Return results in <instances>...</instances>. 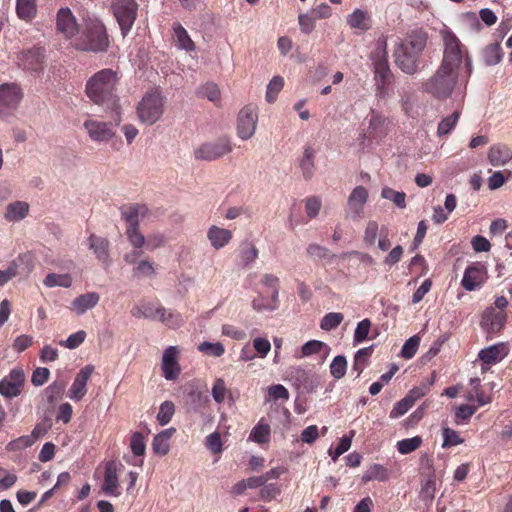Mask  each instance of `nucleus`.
Masks as SVG:
<instances>
[{
    "label": "nucleus",
    "instance_id": "obj_29",
    "mask_svg": "<svg viewBox=\"0 0 512 512\" xmlns=\"http://www.w3.org/2000/svg\"><path fill=\"white\" fill-rule=\"evenodd\" d=\"M512 159V151L506 145H493L488 152V160L493 166H504Z\"/></svg>",
    "mask_w": 512,
    "mask_h": 512
},
{
    "label": "nucleus",
    "instance_id": "obj_44",
    "mask_svg": "<svg viewBox=\"0 0 512 512\" xmlns=\"http://www.w3.org/2000/svg\"><path fill=\"white\" fill-rule=\"evenodd\" d=\"M422 439L419 436L398 441L397 450L400 454H408L420 447Z\"/></svg>",
    "mask_w": 512,
    "mask_h": 512
},
{
    "label": "nucleus",
    "instance_id": "obj_51",
    "mask_svg": "<svg viewBox=\"0 0 512 512\" xmlns=\"http://www.w3.org/2000/svg\"><path fill=\"white\" fill-rule=\"evenodd\" d=\"M442 436H443V443H442L443 448L456 446L458 444L463 443V441H464L455 430H453L449 427H444L442 429Z\"/></svg>",
    "mask_w": 512,
    "mask_h": 512
},
{
    "label": "nucleus",
    "instance_id": "obj_27",
    "mask_svg": "<svg viewBox=\"0 0 512 512\" xmlns=\"http://www.w3.org/2000/svg\"><path fill=\"white\" fill-rule=\"evenodd\" d=\"M207 238L211 246L217 250L223 248L232 239V232L218 226H211L207 231Z\"/></svg>",
    "mask_w": 512,
    "mask_h": 512
},
{
    "label": "nucleus",
    "instance_id": "obj_4",
    "mask_svg": "<svg viewBox=\"0 0 512 512\" xmlns=\"http://www.w3.org/2000/svg\"><path fill=\"white\" fill-rule=\"evenodd\" d=\"M458 71L442 65L424 84V90L438 99L449 97L456 85Z\"/></svg>",
    "mask_w": 512,
    "mask_h": 512
},
{
    "label": "nucleus",
    "instance_id": "obj_34",
    "mask_svg": "<svg viewBox=\"0 0 512 512\" xmlns=\"http://www.w3.org/2000/svg\"><path fill=\"white\" fill-rule=\"evenodd\" d=\"M156 312H158V316L156 319H159L162 323L166 324L170 328H177L181 326L183 322L182 317L179 313L167 310L162 306L157 307Z\"/></svg>",
    "mask_w": 512,
    "mask_h": 512
},
{
    "label": "nucleus",
    "instance_id": "obj_52",
    "mask_svg": "<svg viewBox=\"0 0 512 512\" xmlns=\"http://www.w3.org/2000/svg\"><path fill=\"white\" fill-rule=\"evenodd\" d=\"M258 257V249L255 245L251 243H246L241 251L240 258L243 266H248L250 263L254 262Z\"/></svg>",
    "mask_w": 512,
    "mask_h": 512
},
{
    "label": "nucleus",
    "instance_id": "obj_2",
    "mask_svg": "<svg viewBox=\"0 0 512 512\" xmlns=\"http://www.w3.org/2000/svg\"><path fill=\"white\" fill-rule=\"evenodd\" d=\"M427 33L416 29L399 42L393 52L395 64L404 73L413 75L418 71L420 56L427 44Z\"/></svg>",
    "mask_w": 512,
    "mask_h": 512
},
{
    "label": "nucleus",
    "instance_id": "obj_20",
    "mask_svg": "<svg viewBox=\"0 0 512 512\" xmlns=\"http://www.w3.org/2000/svg\"><path fill=\"white\" fill-rule=\"evenodd\" d=\"M178 351L175 346H169L163 353L162 371L165 379L175 380L180 374V367L177 362Z\"/></svg>",
    "mask_w": 512,
    "mask_h": 512
},
{
    "label": "nucleus",
    "instance_id": "obj_39",
    "mask_svg": "<svg viewBox=\"0 0 512 512\" xmlns=\"http://www.w3.org/2000/svg\"><path fill=\"white\" fill-rule=\"evenodd\" d=\"M44 284L47 287L60 286L69 288L72 285V278L68 274L50 273L45 277Z\"/></svg>",
    "mask_w": 512,
    "mask_h": 512
},
{
    "label": "nucleus",
    "instance_id": "obj_8",
    "mask_svg": "<svg viewBox=\"0 0 512 512\" xmlns=\"http://www.w3.org/2000/svg\"><path fill=\"white\" fill-rule=\"evenodd\" d=\"M164 112V100L160 92L146 93L137 106V115L142 123H156Z\"/></svg>",
    "mask_w": 512,
    "mask_h": 512
},
{
    "label": "nucleus",
    "instance_id": "obj_32",
    "mask_svg": "<svg viewBox=\"0 0 512 512\" xmlns=\"http://www.w3.org/2000/svg\"><path fill=\"white\" fill-rule=\"evenodd\" d=\"M174 36L177 42V46L187 52L195 51V43L190 38L186 29L179 23L174 24Z\"/></svg>",
    "mask_w": 512,
    "mask_h": 512
},
{
    "label": "nucleus",
    "instance_id": "obj_16",
    "mask_svg": "<svg viewBox=\"0 0 512 512\" xmlns=\"http://www.w3.org/2000/svg\"><path fill=\"white\" fill-rule=\"evenodd\" d=\"M368 191L364 186L355 187L350 193L345 210V218L359 221L363 217Z\"/></svg>",
    "mask_w": 512,
    "mask_h": 512
},
{
    "label": "nucleus",
    "instance_id": "obj_56",
    "mask_svg": "<svg viewBox=\"0 0 512 512\" xmlns=\"http://www.w3.org/2000/svg\"><path fill=\"white\" fill-rule=\"evenodd\" d=\"M86 338V332L84 330H79L78 332L71 334L66 340L60 342V345L68 348L75 349L79 347Z\"/></svg>",
    "mask_w": 512,
    "mask_h": 512
},
{
    "label": "nucleus",
    "instance_id": "obj_57",
    "mask_svg": "<svg viewBox=\"0 0 512 512\" xmlns=\"http://www.w3.org/2000/svg\"><path fill=\"white\" fill-rule=\"evenodd\" d=\"M315 21H316V19L314 18V16L312 15L311 12L306 13V14H300L298 16V23L300 26V30L304 34H307V35L310 34L314 30Z\"/></svg>",
    "mask_w": 512,
    "mask_h": 512
},
{
    "label": "nucleus",
    "instance_id": "obj_26",
    "mask_svg": "<svg viewBox=\"0 0 512 512\" xmlns=\"http://www.w3.org/2000/svg\"><path fill=\"white\" fill-rule=\"evenodd\" d=\"M21 65L26 70L39 71L42 69L44 54L41 49H31L21 53L19 57Z\"/></svg>",
    "mask_w": 512,
    "mask_h": 512
},
{
    "label": "nucleus",
    "instance_id": "obj_5",
    "mask_svg": "<svg viewBox=\"0 0 512 512\" xmlns=\"http://www.w3.org/2000/svg\"><path fill=\"white\" fill-rule=\"evenodd\" d=\"M147 211V207L143 204H133L121 211L122 218L127 223V239L135 249H141L146 242L145 236L139 229V216H144Z\"/></svg>",
    "mask_w": 512,
    "mask_h": 512
},
{
    "label": "nucleus",
    "instance_id": "obj_10",
    "mask_svg": "<svg viewBox=\"0 0 512 512\" xmlns=\"http://www.w3.org/2000/svg\"><path fill=\"white\" fill-rule=\"evenodd\" d=\"M24 96L22 88L14 82L0 85V118L11 116L19 107Z\"/></svg>",
    "mask_w": 512,
    "mask_h": 512
},
{
    "label": "nucleus",
    "instance_id": "obj_43",
    "mask_svg": "<svg viewBox=\"0 0 512 512\" xmlns=\"http://www.w3.org/2000/svg\"><path fill=\"white\" fill-rule=\"evenodd\" d=\"M344 316L339 312L327 313L321 320L320 327L325 331H330L337 328L343 321Z\"/></svg>",
    "mask_w": 512,
    "mask_h": 512
},
{
    "label": "nucleus",
    "instance_id": "obj_12",
    "mask_svg": "<svg viewBox=\"0 0 512 512\" xmlns=\"http://www.w3.org/2000/svg\"><path fill=\"white\" fill-rule=\"evenodd\" d=\"M34 268L33 256L30 253L20 254L5 270L0 269V286L16 276L27 277Z\"/></svg>",
    "mask_w": 512,
    "mask_h": 512
},
{
    "label": "nucleus",
    "instance_id": "obj_54",
    "mask_svg": "<svg viewBox=\"0 0 512 512\" xmlns=\"http://www.w3.org/2000/svg\"><path fill=\"white\" fill-rule=\"evenodd\" d=\"M371 328V321L369 319H363L357 324L354 332V343H362L367 339Z\"/></svg>",
    "mask_w": 512,
    "mask_h": 512
},
{
    "label": "nucleus",
    "instance_id": "obj_22",
    "mask_svg": "<svg viewBox=\"0 0 512 512\" xmlns=\"http://www.w3.org/2000/svg\"><path fill=\"white\" fill-rule=\"evenodd\" d=\"M508 352L506 343H498L480 350L478 357L484 364L491 365L501 361Z\"/></svg>",
    "mask_w": 512,
    "mask_h": 512
},
{
    "label": "nucleus",
    "instance_id": "obj_41",
    "mask_svg": "<svg viewBox=\"0 0 512 512\" xmlns=\"http://www.w3.org/2000/svg\"><path fill=\"white\" fill-rule=\"evenodd\" d=\"M197 94L214 103H219L221 99L220 89L214 83H207L201 86L198 88Z\"/></svg>",
    "mask_w": 512,
    "mask_h": 512
},
{
    "label": "nucleus",
    "instance_id": "obj_64",
    "mask_svg": "<svg viewBox=\"0 0 512 512\" xmlns=\"http://www.w3.org/2000/svg\"><path fill=\"white\" fill-rule=\"evenodd\" d=\"M413 405L405 397L398 401L390 412V418H398L404 415Z\"/></svg>",
    "mask_w": 512,
    "mask_h": 512
},
{
    "label": "nucleus",
    "instance_id": "obj_30",
    "mask_svg": "<svg viewBox=\"0 0 512 512\" xmlns=\"http://www.w3.org/2000/svg\"><path fill=\"white\" fill-rule=\"evenodd\" d=\"M29 212V205L26 202L15 201L6 207L4 218L10 222L22 220Z\"/></svg>",
    "mask_w": 512,
    "mask_h": 512
},
{
    "label": "nucleus",
    "instance_id": "obj_19",
    "mask_svg": "<svg viewBox=\"0 0 512 512\" xmlns=\"http://www.w3.org/2000/svg\"><path fill=\"white\" fill-rule=\"evenodd\" d=\"M87 244L104 268H108L111 265L109 240L92 233L87 239Z\"/></svg>",
    "mask_w": 512,
    "mask_h": 512
},
{
    "label": "nucleus",
    "instance_id": "obj_45",
    "mask_svg": "<svg viewBox=\"0 0 512 512\" xmlns=\"http://www.w3.org/2000/svg\"><path fill=\"white\" fill-rule=\"evenodd\" d=\"M175 412V406L171 401H165L160 405L159 412L157 414V420L160 425L164 426L168 424Z\"/></svg>",
    "mask_w": 512,
    "mask_h": 512
},
{
    "label": "nucleus",
    "instance_id": "obj_25",
    "mask_svg": "<svg viewBox=\"0 0 512 512\" xmlns=\"http://www.w3.org/2000/svg\"><path fill=\"white\" fill-rule=\"evenodd\" d=\"M483 280V267L480 265L468 266L464 272L461 285L467 291H474Z\"/></svg>",
    "mask_w": 512,
    "mask_h": 512
},
{
    "label": "nucleus",
    "instance_id": "obj_63",
    "mask_svg": "<svg viewBox=\"0 0 512 512\" xmlns=\"http://www.w3.org/2000/svg\"><path fill=\"white\" fill-rule=\"evenodd\" d=\"M50 371L45 367H38L33 371L31 382L34 386H42L49 378Z\"/></svg>",
    "mask_w": 512,
    "mask_h": 512
},
{
    "label": "nucleus",
    "instance_id": "obj_3",
    "mask_svg": "<svg viewBox=\"0 0 512 512\" xmlns=\"http://www.w3.org/2000/svg\"><path fill=\"white\" fill-rule=\"evenodd\" d=\"M109 46V36L103 22L95 15L84 16L81 29L74 41V48L79 51L103 53Z\"/></svg>",
    "mask_w": 512,
    "mask_h": 512
},
{
    "label": "nucleus",
    "instance_id": "obj_62",
    "mask_svg": "<svg viewBox=\"0 0 512 512\" xmlns=\"http://www.w3.org/2000/svg\"><path fill=\"white\" fill-rule=\"evenodd\" d=\"M280 492V487L277 484H264L260 490V498L264 501H270L279 495Z\"/></svg>",
    "mask_w": 512,
    "mask_h": 512
},
{
    "label": "nucleus",
    "instance_id": "obj_61",
    "mask_svg": "<svg viewBox=\"0 0 512 512\" xmlns=\"http://www.w3.org/2000/svg\"><path fill=\"white\" fill-rule=\"evenodd\" d=\"M268 395L272 400H288L289 392L286 387L281 384L271 385L268 388Z\"/></svg>",
    "mask_w": 512,
    "mask_h": 512
},
{
    "label": "nucleus",
    "instance_id": "obj_23",
    "mask_svg": "<svg viewBox=\"0 0 512 512\" xmlns=\"http://www.w3.org/2000/svg\"><path fill=\"white\" fill-rule=\"evenodd\" d=\"M118 485L116 462L113 460L108 461L105 466L102 490L106 495L119 496L120 492L117 490Z\"/></svg>",
    "mask_w": 512,
    "mask_h": 512
},
{
    "label": "nucleus",
    "instance_id": "obj_17",
    "mask_svg": "<svg viewBox=\"0 0 512 512\" xmlns=\"http://www.w3.org/2000/svg\"><path fill=\"white\" fill-rule=\"evenodd\" d=\"M25 382V374L21 368H14L8 376L0 381V394L6 398H14L21 394Z\"/></svg>",
    "mask_w": 512,
    "mask_h": 512
},
{
    "label": "nucleus",
    "instance_id": "obj_33",
    "mask_svg": "<svg viewBox=\"0 0 512 512\" xmlns=\"http://www.w3.org/2000/svg\"><path fill=\"white\" fill-rule=\"evenodd\" d=\"M347 23L352 28H357L363 31H367L371 27L368 13L361 9H356L350 15H348Z\"/></svg>",
    "mask_w": 512,
    "mask_h": 512
},
{
    "label": "nucleus",
    "instance_id": "obj_59",
    "mask_svg": "<svg viewBox=\"0 0 512 512\" xmlns=\"http://www.w3.org/2000/svg\"><path fill=\"white\" fill-rule=\"evenodd\" d=\"M206 447L213 454L222 452V440L218 432H213L206 437Z\"/></svg>",
    "mask_w": 512,
    "mask_h": 512
},
{
    "label": "nucleus",
    "instance_id": "obj_13",
    "mask_svg": "<svg viewBox=\"0 0 512 512\" xmlns=\"http://www.w3.org/2000/svg\"><path fill=\"white\" fill-rule=\"evenodd\" d=\"M56 29L74 47V41L79 34L81 26L77 23L75 16L69 8L65 7L58 10Z\"/></svg>",
    "mask_w": 512,
    "mask_h": 512
},
{
    "label": "nucleus",
    "instance_id": "obj_24",
    "mask_svg": "<svg viewBox=\"0 0 512 512\" xmlns=\"http://www.w3.org/2000/svg\"><path fill=\"white\" fill-rule=\"evenodd\" d=\"M99 300L100 295L97 292L81 294L71 302L70 309L80 316L94 308L99 303Z\"/></svg>",
    "mask_w": 512,
    "mask_h": 512
},
{
    "label": "nucleus",
    "instance_id": "obj_6",
    "mask_svg": "<svg viewBox=\"0 0 512 512\" xmlns=\"http://www.w3.org/2000/svg\"><path fill=\"white\" fill-rule=\"evenodd\" d=\"M112 112L109 122L88 119L83 126L86 129L90 139L95 142H108L115 136V129L120 125L122 118L120 110H110Z\"/></svg>",
    "mask_w": 512,
    "mask_h": 512
},
{
    "label": "nucleus",
    "instance_id": "obj_1",
    "mask_svg": "<svg viewBox=\"0 0 512 512\" xmlns=\"http://www.w3.org/2000/svg\"><path fill=\"white\" fill-rule=\"evenodd\" d=\"M119 77L116 71L106 68L91 76L86 83V95L95 104L107 110H120L117 96Z\"/></svg>",
    "mask_w": 512,
    "mask_h": 512
},
{
    "label": "nucleus",
    "instance_id": "obj_55",
    "mask_svg": "<svg viewBox=\"0 0 512 512\" xmlns=\"http://www.w3.org/2000/svg\"><path fill=\"white\" fill-rule=\"evenodd\" d=\"M130 447L134 455L142 456L145 453L146 445L143 435L139 432L132 434L130 439Z\"/></svg>",
    "mask_w": 512,
    "mask_h": 512
},
{
    "label": "nucleus",
    "instance_id": "obj_11",
    "mask_svg": "<svg viewBox=\"0 0 512 512\" xmlns=\"http://www.w3.org/2000/svg\"><path fill=\"white\" fill-rule=\"evenodd\" d=\"M111 5L122 34L126 35L134 24L138 5L134 0H112Z\"/></svg>",
    "mask_w": 512,
    "mask_h": 512
},
{
    "label": "nucleus",
    "instance_id": "obj_46",
    "mask_svg": "<svg viewBox=\"0 0 512 512\" xmlns=\"http://www.w3.org/2000/svg\"><path fill=\"white\" fill-rule=\"evenodd\" d=\"M198 350L206 355L220 357L224 354L225 348L222 343L204 341L198 346Z\"/></svg>",
    "mask_w": 512,
    "mask_h": 512
},
{
    "label": "nucleus",
    "instance_id": "obj_58",
    "mask_svg": "<svg viewBox=\"0 0 512 512\" xmlns=\"http://www.w3.org/2000/svg\"><path fill=\"white\" fill-rule=\"evenodd\" d=\"M307 255L315 259H326L332 257L330 251L319 244H309L306 249Z\"/></svg>",
    "mask_w": 512,
    "mask_h": 512
},
{
    "label": "nucleus",
    "instance_id": "obj_36",
    "mask_svg": "<svg viewBox=\"0 0 512 512\" xmlns=\"http://www.w3.org/2000/svg\"><path fill=\"white\" fill-rule=\"evenodd\" d=\"M132 275L136 279H141L144 277H154L156 275V270L152 262L147 259L140 260L133 268Z\"/></svg>",
    "mask_w": 512,
    "mask_h": 512
},
{
    "label": "nucleus",
    "instance_id": "obj_14",
    "mask_svg": "<svg viewBox=\"0 0 512 512\" xmlns=\"http://www.w3.org/2000/svg\"><path fill=\"white\" fill-rule=\"evenodd\" d=\"M232 151V144L229 138H220L215 142H208L195 150V158L205 161H213L221 158Z\"/></svg>",
    "mask_w": 512,
    "mask_h": 512
},
{
    "label": "nucleus",
    "instance_id": "obj_60",
    "mask_svg": "<svg viewBox=\"0 0 512 512\" xmlns=\"http://www.w3.org/2000/svg\"><path fill=\"white\" fill-rule=\"evenodd\" d=\"M227 388L222 378H218L212 387V397L217 403H222L225 399Z\"/></svg>",
    "mask_w": 512,
    "mask_h": 512
},
{
    "label": "nucleus",
    "instance_id": "obj_37",
    "mask_svg": "<svg viewBox=\"0 0 512 512\" xmlns=\"http://www.w3.org/2000/svg\"><path fill=\"white\" fill-rule=\"evenodd\" d=\"M249 439L258 444L268 443L270 440V426L260 421L250 432Z\"/></svg>",
    "mask_w": 512,
    "mask_h": 512
},
{
    "label": "nucleus",
    "instance_id": "obj_15",
    "mask_svg": "<svg viewBox=\"0 0 512 512\" xmlns=\"http://www.w3.org/2000/svg\"><path fill=\"white\" fill-rule=\"evenodd\" d=\"M258 115L255 107L247 105L243 107L237 118V135L242 140L250 139L256 131Z\"/></svg>",
    "mask_w": 512,
    "mask_h": 512
},
{
    "label": "nucleus",
    "instance_id": "obj_42",
    "mask_svg": "<svg viewBox=\"0 0 512 512\" xmlns=\"http://www.w3.org/2000/svg\"><path fill=\"white\" fill-rule=\"evenodd\" d=\"M388 477V471L384 466L374 464L364 473L363 480L365 482L371 480L386 481Z\"/></svg>",
    "mask_w": 512,
    "mask_h": 512
},
{
    "label": "nucleus",
    "instance_id": "obj_50",
    "mask_svg": "<svg viewBox=\"0 0 512 512\" xmlns=\"http://www.w3.org/2000/svg\"><path fill=\"white\" fill-rule=\"evenodd\" d=\"M284 85V80L281 76H274L267 86L266 100L269 103L275 101L277 94L281 91Z\"/></svg>",
    "mask_w": 512,
    "mask_h": 512
},
{
    "label": "nucleus",
    "instance_id": "obj_35",
    "mask_svg": "<svg viewBox=\"0 0 512 512\" xmlns=\"http://www.w3.org/2000/svg\"><path fill=\"white\" fill-rule=\"evenodd\" d=\"M503 53L499 43L487 45L482 51V57L486 65L492 66L498 64L502 59Z\"/></svg>",
    "mask_w": 512,
    "mask_h": 512
},
{
    "label": "nucleus",
    "instance_id": "obj_48",
    "mask_svg": "<svg viewBox=\"0 0 512 512\" xmlns=\"http://www.w3.org/2000/svg\"><path fill=\"white\" fill-rule=\"evenodd\" d=\"M435 481L428 477L421 481L420 498L426 503H431L435 496Z\"/></svg>",
    "mask_w": 512,
    "mask_h": 512
},
{
    "label": "nucleus",
    "instance_id": "obj_31",
    "mask_svg": "<svg viewBox=\"0 0 512 512\" xmlns=\"http://www.w3.org/2000/svg\"><path fill=\"white\" fill-rule=\"evenodd\" d=\"M16 13L21 20H32L37 14L36 0H16Z\"/></svg>",
    "mask_w": 512,
    "mask_h": 512
},
{
    "label": "nucleus",
    "instance_id": "obj_9",
    "mask_svg": "<svg viewBox=\"0 0 512 512\" xmlns=\"http://www.w3.org/2000/svg\"><path fill=\"white\" fill-rule=\"evenodd\" d=\"M444 43V53L441 65L458 71L463 60V45L451 30L441 31Z\"/></svg>",
    "mask_w": 512,
    "mask_h": 512
},
{
    "label": "nucleus",
    "instance_id": "obj_40",
    "mask_svg": "<svg viewBox=\"0 0 512 512\" xmlns=\"http://www.w3.org/2000/svg\"><path fill=\"white\" fill-rule=\"evenodd\" d=\"M381 197L392 201L398 208L406 207V194L404 192L395 191L390 187H384L381 191Z\"/></svg>",
    "mask_w": 512,
    "mask_h": 512
},
{
    "label": "nucleus",
    "instance_id": "obj_47",
    "mask_svg": "<svg viewBox=\"0 0 512 512\" xmlns=\"http://www.w3.org/2000/svg\"><path fill=\"white\" fill-rule=\"evenodd\" d=\"M346 369L347 360L345 356L338 355L332 360V363L330 365V372L335 379H341L342 377H344Z\"/></svg>",
    "mask_w": 512,
    "mask_h": 512
},
{
    "label": "nucleus",
    "instance_id": "obj_53",
    "mask_svg": "<svg viewBox=\"0 0 512 512\" xmlns=\"http://www.w3.org/2000/svg\"><path fill=\"white\" fill-rule=\"evenodd\" d=\"M378 231H379L378 223L374 220L368 221L365 231H364L363 242L367 246H373L376 242V239L378 236Z\"/></svg>",
    "mask_w": 512,
    "mask_h": 512
},
{
    "label": "nucleus",
    "instance_id": "obj_7",
    "mask_svg": "<svg viewBox=\"0 0 512 512\" xmlns=\"http://www.w3.org/2000/svg\"><path fill=\"white\" fill-rule=\"evenodd\" d=\"M371 59L373 62V70L375 74V80L377 82V88L378 90L383 91L391 75V70L388 64L386 36H381L377 39L376 47L371 53Z\"/></svg>",
    "mask_w": 512,
    "mask_h": 512
},
{
    "label": "nucleus",
    "instance_id": "obj_28",
    "mask_svg": "<svg viewBox=\"0 0 512 512\" xmlns=\"http://www.w3.org/2000/svg\"><path fill=\"white\" fill-rule=\"evenodd\" d=\"M315 156V149L310 145L304 147L302 157L299 160V167L305 180H310L314 175Z\"/></svg>",
    "mask_w": 512,
    "mask_h": 512
},
{
    "label": "nucleus",
    "instance_id": "obj_38",
    "mask_svg": "<svg viewBox=\"0 0 512 512\" xmlns=\"http://www.w3.org/2000/svg\"><path fill=\"white\" fill-rule=\"evenodd\" d=\"M459 117L460 112L454 111L451 115L443 118L441 122L438 124L437 135L440 137L448 135L456 126Z\"/></svg>",
    "mask_w": 512,
    "mask_h": 512
},
{
    "label": "nucleus",
    "instance_id": "obj_49",
    "mask_svg": "<svg viewBox=\"0 0 512 512\" xmlns=\"http://www.w3.org/2000/svg\"><path fill=\"white\" fill-rule=\"evenodd\" d=\"M420 344V337L418 335H414L405 341L400 355L405 359H411L416 354L418 347Z\"/></svg>",
    "mask_w": 512,
    "mask_h": 512
},
{
    "label": "nucleus",
    "instance_id": "obj_21",
    "mask_svg": "<svg viewBox=\"0 0 512 512\" xmlns=\"http://www.w3.org/2000/svg\"><path fill=\"white\" fill-rule=\"evenodd\" d=\"M93 371L94 367L92 365H87L78 372L70 388V398L74 400H80L83 398L87 392V382Z\"/></svg>",
    "mask_w": 512,
    "mask_h": 512
},
{
    "label": "nucleus",
    "instance_id": "obj_18",
    "mask_svg": "<svg viewBox=\"0 0 512 512\" xmlns=\"http://www.w3.org/2000/svg\"><path fill=\"white\" fill-rule=\"evenodd\" d=\"M507 315L503 311H496L494 307H488L482 314L480 325L488 334L499 332L505 326Z\"/></svg>",
    "mask_w": 512,
    "mask_h": 512
}]
</instances>
